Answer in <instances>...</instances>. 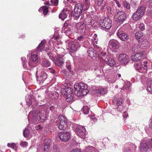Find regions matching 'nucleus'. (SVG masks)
<instances>
[{"label":"nucleus","instance_id":"f257e3e1","mask_svg":"<svg viewBox=\"0 0 152 152\" xmlns=\"http://www.w3.org/2000/svg\"><path fill=\"white\" fill-rule=\"evenodd\" d=\"M47 116L46 110L42 108L39 110L38 114L35 110L30 112L28 117V121H31L33 123L36 124L39 121L40 122H43L46 119Z\"/></svg>","mask_w":152,"mask_h":152},{"label":"nucleus","instance_id":"f03ea898","mask_svg":"<svg viewBox=\"0 0 152 152\" xmlns=\"http://www.w3.org/2000/svg\"><path fill=\"white\" fill-rule=\"evenodd\" d=\"M74 87L75 89V94L77 96H85L89 91L87 89L88 85L83 83H76Z\"/></svg>","mask_w":152,"mask_h":152},{"label":"nucleus","instance_id":"7ed1b4c3","mask_svg":"<svg viewBox=\"0 0 152 152\" xmlns=\"http://www.w3.org/2000/svg\"><path fill=\"white\" fill-rule=\"evenodd\" d=\"M68 7L71 8V13L70 15L72 17H73L75 19L77 20L80 16L83 9V6L80 3H78L76 4L74 7V11L72 10V7L69 5Z\"/></svg>","mask_w":152,"mask_h":152},{"label":"nucleus","instance_id":"20e7f679","mask_svg":"<svg viewBox=\"0 0 152 152\" xmlns=\"http://www.w3.org/2000/svg\"><path fill=\"white\" fill-rule=\"evenodd\" d=\"M106 53L103 51L101 52L100 56L99 57L100 61H103L108 65L112 67L115 64L114 59L111 58L110 56H107Z\"/></svg>","mask_w":152,"mask_h":152},{"label":"nucleus","instance_id":"39448f33","mask_svg":"<svg viewBox=\"0 0 152 152\" xmlns=\"http://www.w3.org/2000/svg\"><path fill=\"white\" fill-rule=\"evenodd\" d=\"M61 94L68 102H72L73 100V94L72 89L71 88L64 89L62 88L61 90Z\"/></svg>","mask_w":152,"mask_h":152},{"label":"nucleus","instance_id":"423d86ee","mask_svg":"<svg viewBox=\"0 0 152 152\" xmlns=\"http://www.w3.org/2000/svg\"><path fill=\"white\" fill-rule=\"evenodd\" d=\"M28 56L29 57L30 59L28 65L31 67L35 66L38 61L37 52V51L31 52Z\"/></svg>","mask_w":152,"mask_h":152},{"label":"nucleus","instance_id":"0eeeda50","mask_svg":"<svg viewBox=\"0 0 152 152\" xmlns=\"http://www.w3.org/2000/svg\"><path fill=\"white\" fill-rule=\"evenodd\" d=\"M145 10L144 7H141L139 8L133 14V19L135 21L140 20L143 16Z\"/></svg>","mask_w":152,"mask_h":152},{"label":"nucleus","instance_id":"6e6552de","mask_svg":"<svg viewBox=\"0 0 152 152\" xmlns=\"http://www.w3.org/2000/svg\"><path fill=\"white\" fill-rule=\"evenodd\" d=\"M99 23L102 27L107 29H110L112 26V21L107 17L101 19Z\"/></svg>","mask_w":152,"mask_h":152},{"label":"nucleus","instance_id":"1a4fd4ad","mask_svg":"<svg viewBox=\"0 0 152 152\" xmlns=\"http://www.w3.org/2000/svg\"><path fill=\"white\" fill-rule=\"evenodd\" d=\"M36 75L37 81L39 83L44 82L47 77V74L43 71H41L40 69H37Z\"/></svg>","mask_w":152,"mask_h":152},{"label":"nucleus","instance_id":"9d476101","mask_svg":"<svg viewBox=\"0 0 152 152\" xmlns=\"http://www.w3.org/2000/svg\"><path fill=\"white\" fill-rule=\"evenodd\" d=\"M60 121V124L58 126V128L60 130L65 129L67 126V120L65 116L60 115L58 117Z\"/></svg>","mask_w":152,"mask_h":152},{"label":"nucleus","instance_id":"9b49d317","mask_svg":"<svg viewBox=\"0 0 152 152\" xmlns=\"http://www.w3.org/2000/svg\"><path fill=\"white\" fill-rule=\"evenodd\" d=\"M71 135L70 132H59L58 134V136L59 137L60 139L64 142L69 140Z\"/></svg>","mask_w":152,"mask_h":152},{"label":"nucleus","instance_id":"f8f14e48","mask_svg":"<svg viewBox=\"0 0 152 152\" xmlns=\"http://www.w3.org/2000/svg\"><path fill=\"white\" fill-rule=\"evenodd\" d=\"M80 45L77 40L69 43L67 45V48L71 51L74 52L80 47Z\"/></svg>","mask_w":152,"mask_h":152},{"label":"nucleus","instance_id":"ddd939ff","mask_svg":"<svg viewBox=\"0 0 152 152\" xmlns=\"http://www.w3.org/2000/svg\"><path fill=\"white\" fill-rule=\"evenodd\" d=\"M50 44L49 43L46 44L45 40H43L41 42L37 49L38 51H39L45 50L46 52H48L50 50Z\"/></svg>","mask_w":152,"mask_h":152},{"label":"nucleus","instance_id":"4468645a","mask_svg":"<svg viewBox=\"0 0 152 152\" xmlns=\"http://www.w3.org/2000/svg\"><path fill=\"white\" fill-rule=\"evenodd\" d=\"M77 135L82 139L86 137L87 132L84 127L80 126L76 129Z\"/></svg>","mask_w":152,"mask_h":152},{"label":"nucleus","instance_id":"2eb2a0df","mask_svg":"<svg viewBox=\"0 0 152 152\" xmlns=\"http://www.w3.org/2000/svg\"><path fill=\"white\" fill-rule=\"evenodd\" d=\"M115 20L117 22L122 23L125 19L126 17L125 12L119 11L115 15Z\"/></svg>","mask_w":152,"mask_h":152},{"label":"nucleus","instance_id":"dca6fc26","mask_svg":"<svg viewBox=\"0 0 152 152\" xmlns=\"http://www.w3.org/2000/svg\"><path fill=\"white\" fill-rule=\"evenodd\" d=\"M71 9L68 7L64 8L61 11V13L59 15V18L64 20L67 16V14L71 13Z\"/></svg>","mask_w":152,"mask_h":152},{"label":"nucleus","instance_id":"f3484780","mask_svg":"<svg viewBox=\"0 0 152 152\" xmlns=\"http://www.w3.org/2000/svg\"><path fill=\"white\" fill-rule=\"evenodd\" d=\"M129 57L125 54H120L118 57V60L123 65H126L128 62Z\"/></svg>","mask_w":152,"mask_h":152},{"label":"nucleus","instance_id":"a211bd4d","mask_svg":"<svg viewBox=\"0 0 152 152\" xmlns=\"http://www.w3.org/2000/svg\"><path fill=\"white\" fill-rule=\"evenodd\" d=\"M85 29V24L83 23L79 22L76 25L75 30L76 32L82 33L84 31Z\"/></svg>","mask_w":152,"mask_h":152},{"label":"nucleus","instance_id":"6ab92c4d","mask_svg":"<svg viewBox=\"0 0 152 152\" xmlns=\"http://www.w3.org/2000/svg\"><path fill=\"white\" fill-rule=\"evenodd\" d=\"M117 36L122 40L126 41L129 38L128 34L122 31L121 29H119L117 33Z\"/></svg>","mask_w":152,"mask_h":152},{"label":"nucleus","instance_id":"aec40b11","mask_svg":"<svg viewBox=\"0 0 152 152\" xmlns=\"http://www.w3.org/2000/svg\"><path fill=\"white\" fill-rule=\"evenodd\" d=\"M64 55H58L56 58L55 64L59 67L61 66L64 63V58H63Z\"/></svg>","mask_w":152,"mask_h":152},{"label":"nucleus","instance_id":"412c9836","mask_svg":"<svg viewBox=\"0 0 152 152\" xmlns=\"http://www.w3.org/2000/svg\"><path fill=\"white\" fill-rule=\"evenodd\" d=\"M119 43L118 42L114 39L110 40L109 41V45L111 46L115 51L119 47Z\"/></svg>","mask_w":152,"mask_h":152},{"label":"nucleus","instance_id":"4be33fe9","mask_svg":"<svg viewBox=\"0 0 152 152\" xmlns=\"http://www.w3.org/2000/svg\"><path fill=\"white\" fill-rule=\"evenodd\" d=\"M87 53L89 56L93 59L96 56V51L92 48H89L87 51Z\"/></svg>","mask_w":152,"mask_h":152},{"label":"nucleus","instance_id":"5701e85b","mask_svg":"<svg viewBox=\"0 0 152 152\" xmlns=\"http://www.w3.org/2000/svg\"><path fill=\"white\" fill-rule=\"evenodd\" d=\"M148 148V145L146 144V141H143L140 144V150L141 152H146Z\"/></svg>","mask_w":152,"mask_h":152},{"label":"nucleus","instance_id":"b1692460","mask_svg":"<svg viewBox=\"0 0 152 152\" xmlns=\"http://www.w3.org/2000/svg\"><path fill=\"white\" fill-rule=\"evenodd\" d=\"M70 22L69 21H66L64 24V26L62 28V29L64 30V32H66L68 31H69L71 30L70 28Z\"/></svg>","mask_w":152,"mask_h":152},{"label":"nucleus","instance_id":"393cba45","mask_svg":"<svg viewBox=\"0 0 152 152\" xmlns=\"http://www.w3.org/2000/svg\"><path fill=\"white\" fill-rule=\"evenodd\" d=\"M142 56V54L141 53H137L134 55H133L131 56V58L133 61H137L141 59Z\"/></svg>","mask_w":152,"mask_h":152},{"label":"nucleus","instance_id":"a878e982","mask_svg":"<svg viewBox=\"0 0 152 152\" xmlns=\"http://www.w3.org/2000/svg\"><path fill=\"white\" fill-rule=\"evenodd\" d=\"M107 88L100 87L96 90V92L97 94H104L107 92Z\"/></svg>","mask_w":152,"mask_h":152},{"label":"nucleus","instance_id":"bb28decb","mask_svg":"<svg viewBox=\"0 0 152 152\" xmlns=\"http://www.w3.org/2000/svg\"><path fill=\"white\" fill-rule=\"evenodd\" d=\"M141 42L142 43L141 44L142 45V47L147 48L149 47V43L145 38H142Z\"/></svg>","mask_w":152,"mask_h":152},{"label":"nucleus","instance_id":"cd10ccee","mask_svg":"<svg viewBox=\"0 0 152 152\" xmlns=\"http://www.w3.org/2000/svg\"><path fill=\"white\" fill-rule=\"evenodd\" d=\"M50 3L49 1H47L45 4V5H47L49 6H50L52 4L55 6H56L58 4V0H50Z\"/></svg>","mask_w":152,"mask_h":152},{"label":"nucleus","instance_id":"c85d7f7f","mask_svg":"<svg viewBox=\"0 0 152 152\" xmlns=\"http://www.w3.org/2000/svg\"><path fill=\"white\" fill-rule=\"evenodd\" d=\"M48 7L47 6H43L39 8V12L43 11L44 15H46L48 12Z\"/></svg>","mask_w":152,"mask_h":152},{"label":"nucleus","instance_id":"c756f323","mask_svg":"<svg viewBox=\"0 0 152 152\" xmlns=\"http://www.w3.org/2000/svg\"><path fill=\"white\" fill-rule=\"evenodd\" d=\"M135 69L138 72L140 73H146L147 71V68H144L142 66H141V65L139 67H136Z\"/></svg>","mask_w":152,"mask_h":152},{"label":"nucleus","instance_id":"7c9ffc66","mask_svg":"<svg viewBox=\"0 0 152 152\" xmlns=\"http://www.w3.org/2000/svg\"><path fill=\"white\" fill-rule=\"evenodd\" d=\"M50 96L51 99H55L58 98L59 96V94L57 91H53L51 93Z\"/></svg>","mask_w":152,"mask_h":152},{"label":"nucleus","instance_id":"2f4dec72","mask_svg":"<svg viewBox=\"0 0 152 152\" xmlns=\"http://www.w3.org/2000/svg\"><path fill=\"white\" fill-rule=\"evenodd\" d=\"M41 65L43 67H47L50 65V63L48 61L45 59L42 61Z\"/></svg>","mask_w":152,"mask_h":152},{"label":"nucleus","instance_id":"473e14b6","mask_svg":"<svg viewBox=\"0 0 152 152\" xmlns=\"http://www.w3.org/2000/svg\"><path fill=\"white\" fill-rule=\"evenodd\" d=\"M128 147L126 148H128L129 149H130L132 151L133 150H134L137 148V146L134 144L129 142L126 145Z\"/></svg>","mask_w":152,"mask_h":152},{"label":"nucleus","instance_id":"72a5a7b5","mask_svg":"<svg viewBox=\"0 0 152 152\" xmlns=\"http://www.w3.org/2000/svg\"><path fill=\"white\" fill-rule=\"evenodd\" d=\"M140 45L137 44L134 45L132 48V52L134 53L137 52L140 49Z\"/></svg>","mask_w":152,"mask_h":152},{"label":"nucleus","instance_id":"f704fd0d","mask_svg":"<svg viewBox=\"0 0 152 152\" xmlns=\"http://www.w3.org/2000/svg\"><path fill=\"white\" fill-rule=\"evenodd\" d=\"M84 151V152H96L95 148L90 146L87 147Z\"/></svg>","mask_w":152,"mask_h":152},{"label":"nucleus","instance_id":"c9c22d12","mask_svg":"<svg viewBox=\"0 0 152 152\" xmlns=\"http://www.w3.org/2000/svg\"><path fill=\"white\" fill-rule=\"evenodd\" d=\"M92 43L94 48H99L98 47V46L96 45V44H98L97 42L98 41V39L97 38V37H93V38L92 40Z\"/></svg>","mask_w":152,"mask_h":152},{"label":"nucleus","instance_id":"e433bc0d","mask_svg":"<svg viewBox=\"0 0 152 152\" xmlns=\"http://www.w3.org/2000/svg\"><path fill=\"white\" fill-rule=\"evenodd\" d=\"M95 22V21L94 20H92L91 18L87 19L86 20L87 25H92L94 24Z\"/></svg>","mask_w":152,"mask_h":152},{"label":"nucleus","instance_id":"4c0bfd02","mask_svg":"<svg viewBox=\"0 0 152 152\" xmlns=\"http://www.w3.org/2000/svg\"><path fill=\"white\" fill-rule=\"evenodd\" d=\"M122 5L124 7L127 9H129L130 8V5L128 2L124 1L122 3Z\"/></svg>","mask_w":152,"mask_h":152},{"label":"nucleus","instance_id":"58836bf2","mask_svg":"<svg viewBox=\"0 0 152 152\" xmlns=\"http://www.w3.org/2000/svg\"><path fill=\"white\" fill-rule=\"evenodd\" d=\"M89 108L87 106H84L83 108V113L86 115L88 114L89 113Z\"/></svg>","mask_w":152,"mask_h":152},{"label":"nucleus","instance_id":"ea45409f","mask_svg":"<svg viewBox=\"0 0 152 152\" xmlns=\"http://www.w3.org/2000/svg\"><path fill=\"white\" fill-rule=\"evenodd\" d=\"M122 101L121 99H116V100L114 99L113 102L116 104L117 106L121 105L122 104Z\"/></svg>","mask_w":152,"mask_h":152},{"label":"nucleus","instance_id":"a19ab883","mask_svg":"<svg viewBox=\"0 0 152 152\" xmlns=\"http://www.w3.org/2000/svg\"><path fill=\"white\" fill-rule=\"evenodd\" d=\"M143 36V33L141 31H139L136 32L135 34V37L137 39H139Z\"/></svg>","mask_w":152,"mask_h":152},{"label":"nucleus","instance_id":"79ce46f5","mask_svg":"<svg viewBox=\"0 0 152 152\" xmlns=\"http://www.w3.org/2000/svg\"><path fill=\"white\" fill-rule=\"evenodd\" d=\"M147 89L150 94H152V81L148 83Z\"/></svg>","mask_w":152,"mask_h":152},{"label":"nucleus","instance_id":"37998d69","mask_svg":"<svg viewBox=\"0 0 152 152\" xmlns=\"http://www.w3.org/2000/svg\"><path fill=\"white\" fill-rule=\"evenodd\" d=\"M50 147V145L48 144H45L42 147L45 152H48L49 151Z\"/></svg>","mask_w":152,"mask_h":152},{"label":"nucleus","instance_id":"c03bdc74","mask_svg":"<svg viewBox=\"0 0 152 152\" xmlns=\"http://www.w3.org/2000/svg\"><path fill=\"white\" fill-rule=\"evenodd\" d=\"M53 148L52 152H60L59 149L56 145H54Z\"/></svg>","mask_w":152,"mask_h":152},{"label":"nucleus","instance_id":"a18cd8bd","mask_svg":"<svg viewBox=\"0 0 152 152\" xmlns=\"http://www.w3.org/2000/svg\"><path fill=\"white\" fill-rule=\"evenodd\" d=\"M29 134V131L27 129H25L23 131V134L24 137H27Z\"/></svg>","mask_w":152,"mask_h":152},{"label":"nucleus","instance_id":"49530a36","mask_svg":"<svg viewBox=\"0 0 152 152\" xmlns=\"http://www.w3.org/2000/svg\"><path fill=\"white\" fill-rule=\"evenodd\" d=\"M66 67L67 69L69 70V71L71 70V64L69 61H66Z\"/></svg>","mask_w":152,"mask_h":152},{"label":"nucleus","instance_id":"de8ad7c7","mask_svg":"<svg viewBox=\"0 0 152 152\" xmlns=\"http://www.w3.org/2000/svg\"><path fill=\"white\" fill-rule=\"evenodd\" d=\"M139 28L141 31L144 30L145 28L144 24L142 23H140L139 25Z\"/></svg>","mask_w":152,"mask_h":152},{"label":"nucleus","instance_id":"09e8293b","mask_svg":"<svg viewBox=\"0 0 152 152\" xmlns=\"http://www.w3.org/2000/svg\"><path fill=\"white\" fill-rule=\"evenodd\" d=\"M21 59L22 61V63L23 66L24 68H25L26 67V59L25 58H21Z\"/></svg>","mask_w":152,"mask_h":152},{"label":"nucleus","instance_id":"8fccbe9b","mask_svg":"<svg viewBox=\"0 0 152 152\" xmlns=\"http://www.w3.org/2000/svg\"><path fill=\"white\" fill-rule=\"evenodd\" d=\"M51 141V140L50 139L46 138L44 140V143L45 144H48L49 145Z\"/></svg>","mask_w":152,"mask_h":152},{"label":"nucleus","instance_id":"3c124183","mask_svg":"<svg viewBox=\"0 0 152 152\" xmlns=\"http://www.w3.org/2000/svg\"><path fill=\"white\" fill-rule=\"evenodd\" d=\"M147 5L150 8H152V0H148Z\"/></svg>","mask_w":152,"mask_h":152},{"label":"nucleus","instance_id":"603ef678","mask_svg":"<svg viewBox=\"0 0 152 152\" xmlns=\"http://www.w3.org/2000/svg\"><path fill=\"white\" fill-rule=\"evenodd\" d=\"M7 146L8 147H11V148H15L16 147V144L14 143H12L11 144H10L9 143H8L7 144Z\"/></svg>","mask_w":152,"mask_h":152},{"label":"nucleus","instance_id":"864d4df0","mask_svg":"<svg viewBox=\"0 0 152 152\" xmlns=\"http://www.w3.org/2000/svg\"><path fill=\"white\" fill-rule=\"evenodd\" d=\"M47 54L48 56L49 57V58L51 59L53 61L55 60V58L54 57L52 56V54L50 52V53H48Z\"/></svg>","mask_w":152,"mask_h":152},{"label":"nucleus","instance_id":"5fc2aeb1","mask_svg":"<svg viewBox=\"0 0 152 152\" xmlns=\"http://www.w3.org/2000/svg\"><path fill=\"white\" fill-rule=\"evenodd\" d=\"M90 5L88 3H86L84 4L83 6L84 10H87L89 7Z\"/></svg>","mask_w":152,"mask_h":152},{"label":"nucleus","instance_id":"6e6d98bb","mask_svg":"<svg viewBox=\"0 0 152 152\" xmlns=\"http://www.w3.org/2000/svg\"><path fill=\"white\" fill-rule=\"evenodd\" d=\"M84 40V38L83 36H80L77 38V41L79 42H81V43H82V42Z\"/></svg>","mask_w":152,"mask_h":152},{"label":"nucleus","instance_id":"4d7b16f0","mask_svg":"<svg viewBox=\"0 0 152 152\" xmlns=\"http://www.w3.org/2000/svg\"><path fill=\"white\" fill-rule=\"evenodd\" d=\"M27 145V142L25 141H21L20 142V145L22 147H24Z\"/></svg>","mask_w":152,"mask_h":152},{"label":"nucleus","instance_id":"13d9d810","mask_svg":"<svg viewBox=\"0 0 152 152\" xmlns=\"http://www.w3.org/2000/svg\"><path fill=\"white\" fill-rule=\"evenodd\" d=\"M105 10H107L108 12L109 13H111V8L109 6H107L105 8Z\"/></svg>","mask_w":152,"mask_h":152},{"label":"nucleus","instance_id":"bf43d9fd","mask_svg":"<svg viewBox=\"0 0 152 152\" xmlns=\"http://www.w3.org/2000/svg\"><path fill=\"white\" fill-rule=\"evenodd\" d=\"M107 4L106 3H105L104 5L102 6L100 8L101 10H105V8L106 7V6H107Z\"/></svg>","mask_w":152,"mask_h":152},{"label":"nucleus","instance_id":"052dcab7","mask_svg":"<svg viewBox=\"0 0 152 152\" xmlns=\"http://www.w3.org/2000/svg\"><path fill=\"white\" fill-rule=\"evenodd\" d=\"M124 152H132V151L128 148H125L124 149Z\"/></svg>","mask_w":152,"mask_h":152},{"label":"nucleus","instance_id":"680f3d73","mask_svg":"<svg viewBox=\"0 0 152 152\" xmlns=\"http://www.w3.org/2000/svg\"><path fill=\"white\" fill-rule=\"evenodd\" d=\"M42 128L41 126L40 125H38L35 126V129L37 130H41Z\"/></svg>","mask_w":152,"mask_h":152},{"label":"nucleus","instance_id":"e2e57ef3","mask_svg":"<svg viewBox=\"0 0 152 152\" xmlns=\"http://www.w3.org/2000/svg\"><path fill=\"white\" fill-rule=\"evenodd\" d=\"M26 102L28 104L29 106H30L31 105L32 106H33V103L32 102V101L31 100V101H30L29 102H28V100L27 99L26 100Z\"/></svg>","mask_w":152,"mask_h":152},{"label":"nucleus","instance_id":"0e129e2a","mask_svg":"<svg viewBox=\"0 0 152 152\" xmlns=\"http://www.w3.org/2000/svg\"><path fill=\"white\" fill-rule=\"evenodd\" d=\"M91 119L93 121H96L97 120L96 118L95 117V116L94 115H91L90 116V117Z\"/></svg>","mask_w":152,"mask_h":152},{"label":"nucleus","instance_id":"69168bd1","mask_svg":"<svg viewBox=\"0 0 152 152\" xmlns=\"http://www.w3.org/2000/svg\"><path fill=\"white\" fill-rule=\"evenodd\" d=\"M123 116L124 118H126L128 116V115L127 112H124L123 113Z\"/></svg>","mask_w":152,"mask_h":152},{"label":"nucleus","instance_id":"338daca9","mask_svg":"<svg viewBox=\"0 0 152 152\" xmlns=\"http://www.w3.org/2000/svg\"><path fill=\"white\" fill-rule=\"evenodd\" d=\"M71 152H81V151L78 149H75L72 150Z\"/></svg>","mask_w":152,"mask_h":152},{"label":"nucleus","instance_id":"774afa93","mask_svg":"<svg viewBox=\"0 0 152 152\" xmlns=\"http://www.w3.org/2000/svg\"><path fill=\"white\" fill-rule=\"evenodd\" d=\"M150 122L149 124V126L152 129V118L150 120Z\"/></svg>","mask_w":152,"mask_h":152}]
</instances>
